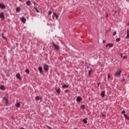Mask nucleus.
<instances>
[{
  "mask_svg": "<svg viewBox=\"0 0 129 129\" xmlns=\"http://www.w3.org/2000/svg\"><path fill=\"white\" fill-rule=\"evenodd\" d=\"M119 41H120V38H118L116 39V42H119Z\"/></svg>",
  "mask_w": 129,
  "mask_h": 129,
  "instance_id": "nucleus-27",
  "label": "nucleus"
},
{
  "mask_svg": "<svg viewBox=\"0 0 129 129\" xmlns=\"http://www.w3.org/2000/svg\"><path fill=\"white\" fill-rule=\"evenodd\" d=\"M11 118H12V119H15V117H14L13 116H12V117H11Z\"/></svg>",
  "mask_w": 129,
  "mask_h": 129,
  "instance_id": "nucleus-42",
  "label": "nucleus"
},
{
  "mask_svg": "<svg viewBox=\"0 0 129 129\" xmlns=\"http://www.w3.org/2000/svg\"><path fill=\"white\" fill-rule=\"evenodd\" d=\"M75 129H78L77 128H75Z\"/></svg>",
  "mask_w": 129,
  "mask_h": 129,
  "instance_id": "nucleus-53",
  "label": "nucleus"
},
{
  "mask_svg": "<svg viewBox=\"0 0 129 129\" xmlns=\"http://www.w3.org/2000/svg\"><path fill=\"white\" fill-rule=\"evenodd\" d=\"M91 72H92V69H91V70L89 71V76H90Z\"/></svg>",
  "mask_w": 129,
  "mask_h": 129,
  "instance_id": "nucleus-25",
  "label": "nucleus"
},
{
  "mask_svg": "<svg viewBox=\"0 0 129 129\" xmlns=\"http://www.w3.org/2000/svg\"><path fill=\"white\" fill-rule=\"evenodd\" d=\"M53 15L55 17L56 19L58 20V18H59V16L55 12L53 13Z\"/></svg>",
  "mask_w": 129,
  "mask_h": 129,
  "instance_id": "nucleus-14",
  "label": "nucleus"
},
{
  "mask_svg": "<svg viewBox=\"0 0 129 129\" xmlns=\"http://www.w3.org/2000/svg\"><path fill=\"white\" fill-rule=\"evenodd\" d=\"M83 121L84 123L86 124L87 123V118H84L83 119Z\"/></svg>",
  "mask_w": 129,
  "mask_h": 129,
  "instance_id": "nucleus-21",
  "label": "nucleus"
},
{
  "mask_svg": "<svg viewBox=\"0 0 129 129\" xmlns=\"http://www.w3.org/2000/svg\"><path fill=\"white\" fill-rule=\"evenodd\" d=\"M101 84V83H98V87H99V84Z\"/></svg>",
  "mask_w": 129,
  "mask_h": 129,
  "instance_id": "nucleus-40",
  "label": "nucleus"
},
{
  "mask_svg": "<svg viewBox=\"0 0 129 129\" xmlns=\"http://www.w3.org/2000/svg\"><path fill=\"white\" fill-rule=\"evenodd\" d=\"M123 59H126V56H124L123 57Z\"/></svg>",
  "mask_w": 129,
  "mask_h": 129,
  "instance_id": "nucleus-39",
  "label": "nucleus"
},
{
  "mask_svg": "<svg viewBox=\"0 0 129 129\" xmlns=\"http://www.w3.org/2000/svg\"><path fill=\"white\" fill-rule=\"evenodd\" d=\"M35 99L36 100H40V99H42V98L40 97L39 96H36L35 97Z\"/></svg>",
  "mask_w": 129,
  "mask_h": 129,
  "instance_id": "nucleus-17",
  "label": "nucleus"
},
{
  "mask_svg": "<svg viewBox=\"0 0 129 129\" xmlns=\"http://www.w3.org/2000/svg\"><path fill=\"white\" fill-rule=\"evenodd\" d=\"M16 77L18 78V79H19V80H22V78H21V76L20 75V73H18L16 75Z\"/></svg>",
  "mask_w": 129,
  "mask_h": 129,
  "instance_id": "nucleus-11",
  "label": "nucleus"
},
{
  "mask_svg": "<svg viewBox=\"0 0 129 129\" xmlns=\"http://www.w3.org/2000/svg\"><path fill=\"white\" fill-rule=\"evenodd\" d=\"M106 17L107 18H108V14H107Z\"/></svg>",
  "mask_w": 129,
  "mask_h": 129,
  "instance_id": "nucleus-47",
  "label": "nucleus"
},
{
  "mask_svg": "<svg viewBox=\"0 0 129 129\" xmlns=\"http://www.w3.org/2000/svg\"><path fill=\"white\" fill-rule=\"evenodd\" d=\"M51 14H52V11H49L48 12V16H50V15H51Z\"/></svg>",
  "mask_w": 129,
  "mask_h": 129,
  "instance_id": "nucleus-33",
  "label": "nucleus"
},
{
  "mask_svg": "<svg viewBox=\"0 0 129 129\" xmlns=\"http://www.w3.org/2000/svg\"><path fill=\"white\" fill-rule=\"evenodd\" d=\"M15 106H16V107H17V108H19V107L21 106V104L20 103V102H18L17 103H16Z\"/></svg>",
  "mask_w": 129,
  "mask_h": 129,
  "instance_id": "nucleus-13",
  "label": "nucleus"
},
{
  "mask_svg": "<svg viewBox=\"0 0 129 129\" xmlns=\"http://www.w3.org/2000/svg\"><path fill=\"white\" fill-rule=\"evenodd\" d=\"M34 9L35 10V11H36L37 13L40 12V11L38 10V9H37V7H34Z\"/></svg>",
  "mask_w": 129,
  "mask_h": 129,
  "instance_id": "nucleus-24",
  "label": "nucleus"
},
{
  "mask_svg": "<svg viewBox=\"0 0 129 129\" xmlns=\"http://www.w3.org/2000/svg\"><path fill=\"white\" fill-rule=\"evenodd\" d=\"M81 108L82 109H85V105H81Z\"/></svg>",
  "mask_w": 129,
  "mask_h": 129,
  "instance_id": "nucleus-23",
  "label": "nucleus"
},
{
  "mask_svg": "<svg viewBox=\"0 0 129 129\" xmlns=\"http://www.w3.org/2000/svg\"><path fill=\"white\" fill-rule=\"evenodd\" d=\"M103 43H105V40H103Z\"/></svg>",
  "mask_w": 129,
  "mask_h": 129,
  "instance_id": "nucleus-45",
  "label": "nucleus"
},
{
  "mask_svg": "<svg viewBox=\"0 0 129 129\" xmlns=\"http://www.w3.org/2000/svg\"><path fill=\"white\" fill-rule=\"evenodd\" d=\"M68 92H69V90H66L64 91V93H68Z\"/></svg>",
  "mask_w": 129,
  "mask_h": 129,
  "instance_id": "nucleus-30",
  "label": "nucleus"
},
{
  "mask_svg": "<svg viewBox=\"0 0 129 129\" xmlns=\"http://www.w3.org/2000/svg\"><path fill=\"white\" fill-rule=\"evenodd\" d=\"M68 87H69V85H67L66 84L62 85V88H68Z\"/></svg>",
  "mask_w": 129,
  "mask_h": 129,
  "instance_id": "nucleus-19",
  "label": "nucleus"
},
{
  "mask_svg": "<svg viewBox=\"0 0 129 129\" xmlns=\"http://www.w3.org/2000/svg\"><path fill=\"white\" fill-rule=\"evenodd\" d=\"M0 8L2 9V10H5V9H6V6L3 4L0 3Z\"/></svg>",
  "mask_w": 129,
  "mask_h": 129,
  "instance_id": "nucleus-9",
  "label": "nucleus"
},
{
  "mask_svg": "<svg viewBox=\"0 0 129 129\" xmlns=\"http://www.w3.org/2000/svg\"><path fill=\"white\" fill-rule=\"evenodd\" d=\"M3 99H4V100H5V101H7L8 100V98H7V97H4Z\"/></svg>",
  "mask_w": 129,
  "mask_h": 129,
  "instance_id": "nucleus-26",
  "label": "nucleus"
},
{
  "mask_svg": "<svg viewBox=\"0 0 129 129\" xmlns=\"http://www.w3.org/2000/svg\"><path fill=\"white\" fill-rule=\"evenodd\" d=\"M120 73H121V70L117 71V72L115 73V76H120Z\"/></svg>",
  "mask_w": 129,
  "mask_h": 129,
  "instance_id": "nucleus-5",
  "label": "nucleus"
},
{
  "mask_svg": "<svg viewBox=\"0 0 129 129\" xmlns=\"http://www.w3.org/2000/svg\"><path fill=\"white\" fill-rule=\"evenodd\" d=\"M38 70L40 74H42V75H44V73L43 72V68H42V67H39L38 68Z\"/></svg>",
  "mask_w": 129,
  "mask_h": 129,
  "instance_id": "nucleus-4",
  "label": "nucleus"
},
{
  "mask_svg": "<svg viewBox=\"0 0 129 129\" xmlns=\"http://www.w3.org/2000/svg\"><path fill=\"white\" fill-rule=\"evenodd\" d=\"M0 18L2 19V21H4V20H5V14L3 12L0 13Z\"/></svg>",
  "mask_w": 129,
  "mask_h": 129,
  "instance_id": "nucleus-3",
  "label": "nucleus"
},
{
  "mask_svg": "<svg viewBox=\"0 0 129 129\" xmlns=\"http://www.w3.org/2000/svg\"><path fill=\"white\" fill-rule=\"evenodd\" d=\"M128 78H129V75H128Z\"/></svg>",
  "mask_w": 129,
  "mask_h": 129,
  "instance_id": "nucleus-52",
  "label": "nucleus"
},
{
  "mask_svg": "<svg viewBox=\"0 0 129 129\" xmlns=\"http://www.w3.org/2000/svg\"><path fill=\"white\" fill-rule=\"evenodd\" d=\"M115 14H116L117 11H114Z\"/></svg>",
  "mask_w": 129,
  "mask_h": 129,
  "instance_id": "nucleus-48",
  "label": "nucleus"
},
{
  "mask_svg": "<svg viewBox=\"0 0 129 129\" xmlns=\"http://www.w3.org/2000/svg\"><path fill=\"white\" fill-rule=\"evenodd\" d=\"M46 127H47V128H48V129H52V127H51L50 126H48V125L46 126Z\"/></svg>",
  "mask_w": 129,
  "mask_h": 129,
  "instance_id": "nucleus-35",
  "label": "nucleus"
},
{
  "mask_svg": "<svg viewBox=\"0 0 129 129\" xmlns=\"http://www.w3.org/2000/svg\"><path fill=\"white\" fill-rule=\"evenodd\" d=\"M33 4L34 5V6H36V5H38V4L36 3V2H34Z\"/></svg>",
  "mask_w": 129,
  "mask_h": 129,
  "instance_id": "nucleus-38",
  "label": "nucleus"
},
{
  "mask_svg": "<svg viewBox=\"0 0 129 129\" xmlns=\"http://www.w3.org/2000/svg\"><path fill=\"white\" fill-rule=\"evenodd\" d=\"M26 5L29 6H31V1H27Z\"/></svg>",
  "mask_w": 129,
  "mask_h": 129,
  "instance_id": "nucleus-20",
  "label": "nucleus"
},
{
  "mask_svg": "<svg viewBox=\"0 0 129 129\" xmlns=\"http://www.w3.org/2000/svg\"><path fill=\"white\" fill-rule=\"evenodd\" d=\"M122 81H125V79H122Z\"/></svg>",
  "mask_w": 129,
  "mask_h": 129,
  "instance_id": "nucleus-46",
  "label": "nucleus"
},
{
  "mask_svg": "<svg viewBox=\"0 0 129 129\" xmlns=\"http://www.w3.org/2000/svg\"><path fill=\"white\" fill-rule=\"evenodd\" d=\"M21 20L22 22V23H23V24H25L26 23V18L24 17H23L21 18Z\"/></svg>",
  "mask_w": 129,
  "mask_h": 129,
  "instance_id": "nucleus-10",
  "label": "nucleus"
},
{
  "mask_svg": "<svg viewBox=\"0 0 129 129\" xmlns=\"http://www.w3.org/2000/svg\"><path fill=\"white\" fill-rule=\"evenodd\" d=\"M17 13H20L21 12V8L20 7H18L16 8Z\"/></svg>",
  "mask_w": 129,
  "mask_h": 129,
  "instance_id": "nucleus-16",
  "label": "nucleus"
},
{
  "mask_svg": "<svg viewBox=\"0 0 129 129\" xmlns=\"http://www.w3.org/2000/svg\"><path fill=\"white\" fill-rule=\"evenodd\" d=\"M4 36H5V33H2V38H3V37H4Z\"/></svg>",
  "mask_w": 129,
  "mask_h": 129,
  "instance_id": "nucleus-36",
  "label": "nucleus"
},
{
  "mask_svg": "<svg viewBox=\"0 0 129 129\" xmlns=\"http://www.w3.org/2000/svg\"><path fill=\"white\" fill-rule=\"evenodd\" d=\"M121 113L122 114H125L124 113H125V111L124 110L122 111Z\"/></svg>",
  "mask_w": 129,
  "mask_h": 129,
  "instance_id": "nucleus-34",
  "label": "nucleus"
},
{
  "mask_svg": "<svg viewBox=\"0 0 129 129\" xmlns=\"http://www.w3.org/2000/svg\"><path fill=\"white\" fill-rule=\"evenodd\" d=\"M110 78V76L109 75V74H108V79H109Z\"/></svg>",
  "mask_w": 129,
  "mask_h": 129,
  "instance_id": "nucleus-37",
  "label": "nucleus"
},
{
  "mask_svg": "<svg viewBox=\"0 0 129 129\" xmlns=\"http://www.w3.org/2000/svg\"><path fill=\"white\" fill-rule=\"evenodd\" d=\"M20 2H22V0H19Z\"/></svg>",
  "mask_w": 129,
  "mask_h": 129,
  "instance_id": "nucleus-51",
  "label": "nucleus"
},
{
  "mask_svg": "<svg viewBox=\"0 0 129 129\" xmlns=\"http://www.w3.org/2000/svg\"><path fill=\"white\" fill-rule=\"evenodd\" d=\"M113 43H108L106 45V47H107L108 46H109V48H111L112 47H113Z\"/></svg>",
  "mask_w": 129,
  "mask_h": 129,
  "instance_id": "nucleus-12",
  "label": "nucleus"
},
{
  "mask_svg": "<svg viewBox=\"0 0 129 129\" xmlns=\"http://www.w3.org/2000/svg\"><path fill=\"white\" fill-rule=\"evenodd\" d=\"M25 72L27 74H30V70L29 69H26L25 70Z\"/></svg>",
  "mask_w": 129,
  "mask_h": 129,
  "instance_id": "nucleus-22",
  "label": "nucleus"
},
{
  "mask_svg": "<svg viewBox=\"0 0 129 129\" xmlns=\"http://www.w3.org/2000/svg\"><path fill=\"white\" fill-rule=\"evenodd\" d=\"M126 39H129V33H127V36H126Z\"/></svg>",
  "mask_w": 129,
  "mask_h": 129,
  "instance_id": "nucleus-29",
  "label": "nucleus"
},
{
  "mask_svg": "<svg viewBox=\"0 0 129 129\" xmlns=\"http://www.w3.org/2000/svg\"><path fill=\"white\" fill-rule=\"evenodd\" d=\"M127 34H129V30H127Z\"/></svg>",
  "mask_w": 129,
  "mask_h": 129,
  "instance_id": "nucleus-44",
  "label": "nucleus"
},
{
  "mask_svg": "<svg viewBox=\"0 0 129 129\" xmlns=\"http://www.w3.org/2000/svg\"><path fill=\"white\" fill-rule=\"evenodd\" d=\"M115 35H116V31H114V32L113 33V36H115Z\"/></svg>",
  "mask_w": 129,
  "mask_h": 129,
  "instance_id": "nucleus-32",
  "label": "nucleus"
},
{
  "mask_svg": "<svg viewBox=\"0 0 129 129\" xmlns=\"http://www.w3.org/2000/svg\"><path fill=\"white\" fill-rule=\"evenodd\" d=\"M6 105H9V100H7V101H6Z\"/></svg>",
  "mask_w": 129,
  "mask_h": 129,
  "instance_id": "nucleus-31",
  "label": "nucleus"
},
{
  "mask_svg": "<svg viewBox=\"0 0 129 129\" xmlns=\"http://www.w3.org/2000/svg\"><path fill=\"white\" fill-rule=\"evenodd\" d=\"M124 116L125 119H127V120H129V117L127 116V115H126V114H124Z\"/></svg>",
  "mask_w": 129,
  "mask_h": 129,
  "instance_id": "nucleus-18",
  "label": "nucleus"
},
{
  "mask_svg": "<svg viewBox=\"0 0 129 129\" xmlns=\"http://www.w3.org/2000/svg\"><path fill=\"white\" fill-rule=\"evenodd\" d=\"M52 46L54 47L55 50H59V46L56 45L54 43H53Z\"/></svg>",
  "mask_w": 129,
  "mask_h": 129,
  "instance_id": "nucleus-7",
  "label": "nucleus"
},
{
  "mask_svg": "<svg viewBox=\"0 0 129 129\" xmlns=\"http://www.w3.org/2000/svg\"><path fill=\"white\" fill-rule=\"evenodd\" d=\"M103 116H105V115H103Z\"/></svg>",
  "mask_w": 129,
  "mask_h": 129,
  "instance_id": "nucleus-50",
  "label": "nucleus"
},
{
  "mask_svg": "<svg viewBox=\"0 0 129 129\" xmlns=\"http://www.w3.org/2000/svg\"><path fill=\"white\" fill-rule=\"evenodd\" d=\"M120 57H121V58H122V53L120 54Z\"/></svg>",
  "mask_w": 129,
  "mask_h": 129,
  "instance_id": "nucleus-41",
  "label": "nucleus"
},
{
  "mask_svg": "<svg viewBox=\"0 0 129 129\" xmlns=\"http://www.w3.org/2000/svg\"><path fill=\"white\" fill-rule=\"evenodd\" d=\"M87 69L89 68V67H87Z\"/></svg>",
  "mask_w": 129,
  "mask_h": 129,
  "instance_id": "nucleus-49",
  "label": "nucleus"
},
{
  "mask_svg": "<svg viewBox=\"0 0 129 129\" xmlns=\"http://www.w3.org/2000/svg\"><path fill=\"white\" fill-rule=\"evenodd\" d=\"M44 70L45 72H47L49 70V66L47 65L46 64H44L43 65Z\"/></svg>",
  "mask_w": 129,
  "mask_h": 129,
  "instance_id": "nucleus-1",
  "label": "nucleus"
},
{
  "mask_svg": "<svg viewBox=\"0 0 129 129\" xmlns=\"http://www.w3.org/2000/svg\"><path fill=\"white\" fill-rule=\"evenodd\" d=\"M7 77H10V75L9 74L7 75Z\"/></svg>",
  "mask_w": 129,
  "mask_h": 129,
  "instance_id": "nucleus-43",
  "label": "nucleus"
},
{
  "mask_svg": "<svg viewBox=\"0 0 129 129\" xmlns=\"http://www.w3.org/2000/svg\"><path fill=\"white\" fill-rule=\"evenodd\" d=\"M0 89H1V90L4 91L6 89V88H5V86H4L3 85H1L0 86Z\"/></svg>",
  "mask_w": 129,
  "mask_h": 129,
  "instance_id": "nucleus-15",
  "label": "nucleus"
},
{
  "mask_svg": "<svg viewBox=\"0 0 129 129\" xmlns=\"http://www.w3.org/2000/svg\"><path fill=\"white\" fill-rule=\"evenodd\" d=\"M76 100L78 102H81V101L82 100V98H81V97L80 96H78L77 97Z\"/></svg>",
  "mask_w": 129,
  "mask_h": 129,
  "instance_id": "nucleus-8",
  "label": "nucleus"
},
{
  "mask_svg": "<svg viewBox=\"0 0 129 129\" xmlns=\"http://www.w3.org/2000/svg\"><path fill=\"white\" fill-rule=\"evenodd\" d=\"M3 38L4 40H6V41H8V38H7V37L3 36Z\"/></svg>",
  "mask_w": 129,
  "mask_h": 129,
  "instance_id": "nucleus-28",
  "label": "nucleus"
},
{
  "mask_svg": "<svg viewBox=\"0 0 129 129\" xmlns=\"http://www.w3.org/2000/svg\"><path fill=\"white\" fill-rule=\"evenodd\" d=\"M100 96H101V97H102L103 98H104V97H105V91H103L101 92Z\"/></svg>",
  "mask_w": 129,
  "mask_h": 129,
  "instance_id": "nucleus-6",
  "label": "nucleus"
},
{
  "mask_svg": "<svg viewBox=\"0 0 129 129\" xmlns=\"http://www.w3.org/2000/svg\"><path fill=\"white\" fill-rule=\"evenodd\" d=\"M55 91H56V92H57V93H58V94H60V92H61V90L60 89V88H59V87H55Z\"/></svg>",
  "mask_w": 129,
  "mask_h": 129,
  "instance_id": "nucleus-2",
  "label": "nucleus"
}]
</instances>
